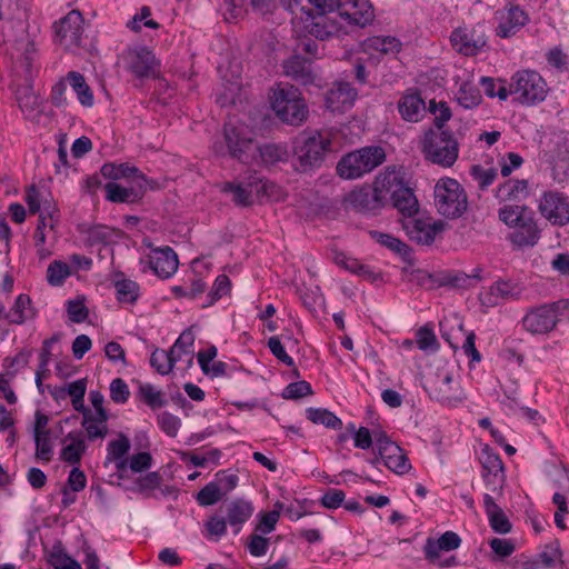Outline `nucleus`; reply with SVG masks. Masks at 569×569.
Returning a JSON list of instances; mask_svg holds the SVG:
<instances>
[{"mask_svg":"<svg viewBox=\"0 0 569 569\" xmlns=\"http://www.w3.org/2000/svg\"><path fill=\"white\" fill-rule=\"evenodd\" d=\"M148 184L149 180L146 176H138L128 187L108 182L104 184L106 199L113 203H139L147 192Z\"/></svg>","mask_w":569,"mask_h":569,"instance_id":"nucleus-12","label":"nucleus"},{"mask_svg":"<svg viewBox=\"0 0 569 569\" xmlns=\"http://www.w3.org/2000/svg\"><path fill=\"white\" fill-rule=\"evenodd\" d=\"M289 153L286 144L282 143H257V160L253 163L266 167L274 166L288 160Z\"/></svg>","mask_w":569,"mask_h":569,"instance_id":"nucleus-31","label":"nucleus"},{"mask_svg":"<svg viewBox=\"0 0 569 569\" xmlns=\"http://www.w3.org/2000/svg\"><path fill=\"white\" fill-rule=\"evenodd\" d=\"M519 296L516 284L506 280H497L489 288L479 293L480 305L485 308H493L502 301L515 299Z\"/></svg>","mask_w":569,"mask_h":569,"instance_id":"nucleus-20","label":"nucleus"},{"mask_svg":"<svg viewBox=\"0 0 569 569\" xmlns=\"http://www.w3.org/2000/svg\"><path fill=\"white\" fill-rule=\"evenodd\" d=\"M221 190L233 194L232 201L238 207H249L253 203V192L266 191V183L260 178H249L248 182H224Z\"/></svg>","mask_w":569,"mask_h":569,"instance_id":"nucleus-19","label":"nucleus"},{"mask_svg":"<svg viewBox=\"0 0 569 569\" xmlns=\"http://www.w3.org/2000/svg\"><path fill=\"white\" fill-rule=\"evenodd\" d=\"M70 273V268L66 262L54 260L48 266L47 280L51 286H62Z\"/></svg>","mask_w":569,"mask_h":569,"instance_id":"nucleus-48","label":"nucleus"},{"mask_svg":"<svg viewBox=\"0 0 569 569\" xmlns=\"http://www.w3.org/2000/svg\"><path fill=\"white\" fill-rule=\"evenodd\" d=\"M231 290V281L227 274H219L210 292L207 296V301L202 305V308H208L213 306L218 300H220L223 296H227Z\"/></svg>","mask_w":569,"mask_h":569,"instance_id":"nucleus-44","label":"nucleus"},{"mask_svg":"<svg viewBox=\"0 0 569 569\" xmlns=\"http://www.w3.org/2000/svg\"><path fill=\"white\" fill-rule=\"evenodd\" d=\"M435 204L441 216L456 219L466 212L468 198L456 179L442 178L435 186Z\"/></svg>","mask_w":569,"mask_h":569,"instance_id":"nucleus-7","label":"nucleus"},{"mask_svg":"<svg viewBox=\"0 0 569 569\" xmlns=\"http://www.w3.org/2000/svg\"><path fill=\"white\" fill-rule=\"evenodd\" d=\"M30 0H0V19L23 22L29 18Z\"/></svg>","mask_w":569,"mask_h":569,"instance_id":"nucleus-36","label":"nucleus"},{"mask_svg":"<svg viewBox=\"0 0 569 569\" xmlns=\"http://www.w3.org/2000/svg\"><path fill=\"white\" fill-rule=\"evenodd\" d=\"M67 80L69 81L72 90L76 92L79 102L83 107H92L94 103L93 92L86 82L83 74L78 71H70L67 74Z\"/></svg>","mask_w":569,"mask_h":569,"instance_id":"nucleus-38","label":"nucleus"},{"mask_svg":"<svg viewBox=\"0 0 569 569\" xmlns=\"http://www.w3.org/2000/svg\"><path fill=\"white\" fill-rule=\"evenodd\" d=\"M306 13L311 17V22L307 26L308 32L316 39L323 41L340 33L341 24L336 19L326 14L313 17L310 9Z\"/></svg>","mask_w":569,"mask_h":569,"instance_id":"nucleus-26","label":"nucleus"},{"mask_svg":"<svg viewBox=\"0 0 569 569\" xmlns=\"http://www.w3.org/2000/svg\"><path fill=\"white\" fill-rule=\"evenodd\" d=\"M313 391H312V388H311V385L308 382V381H305V380H301V381H296V382H291L289 383L283 392H282V397L284 399H301L306 396H310L312 395Z\"/></svg>","mask_w":569,"mask_h":569,"instance_id":"nucleus-56","label":"nucleus"},{"mask_svg":"<svg viewBox=\"0 0 569 569\" xmlns=\"http://www.w3.org/2000/svg\"><path fill=\"white\" fill-rule=\"evenodd\" d=\"M330 134L319 130H306L293 140V153L301 171L319 168L331 151Z\"/></svg>","mask_w":569,"mask_h":569,"instance_id":"nucleus-4","label":"nucleus"},{"mask_svg":"<svg viewBox=\"0 0 569 569\" xmlns=\"http://www.w3.org/2000/svg\"><path fill=\"white\" fill-rule=\"evenodd\" d=\"M569 309V299H561L530 309L522 318V327L532 335H546L559 322V317Z\"/></svg>","mask_w":569,"mask_h":569,"instance_id":"nucleus-9","label":"nucleus"},{"mask_svg":"<svg viewBox=\"0 0 569 569\" xmlns=\"http://www.w3.org/2000/svg\"><path fill=\"white\" fill-rule=\"evenodd\" d=\"M357 98V91L348 82H339L326 94V107L331 112H345L350 109Z\"/></svg>","mask_w":569,"mask_h":569,"instance_id":"nucleus-23","label":"nucleus"},{"mask_svg":"<svg viewBox=\"0 0 569 569\" xmlns=\"http://www.w3.org/2000/svg\"><path fill=\"white\" fill-rule=\"evenodd\" d=\"M31 300L27 295H19L12 308L4 315V319L10 323L22 325L28 318L27 309Z\"/></svg>","mask_w":569,"mask_h":569,"instance_id":"nucleus-43","label":"nucleus"},{"mask_svg":"<svg viewBox=\"0 0 569 569\" xmlns=\"http://www.w3.org/2000/svg\"><path fill=\"white\" fill-rule=\"evenodd\" d=\"M151 17V9L148 6H143L140 9L139 13H136L128 22L127 27L133 31L139 32L141 31V23H143L144 27L149 29H159L160 24L153 20L150 19Z\"/></svg>","mask_w":569,"mask_h":569,"instance_id":"nucleus-49","label":"nucleus"},{"mask_svg":"<svg viewBox=\"0 0 569 569\" xmlns=\"http://www.w3.org/2000/svg\"><path fill=\"white\" fill-rule=\"evenodd\" d=\"M429 396L438 402L455 407L466 399V395L459 382L453 380L451 373H438L437 378L431 382Z\"/></svg>","mask_w":569,"mask_h":569,"instance_id":"nucleus-14","label":"nucleus"},{"mask_svg":"<svg viewBox=\"0 0 569 569\" xmlns=\"http://www.w3.org/2000/svg\"><path fill=\"white\" fill-rule=\"evenodd\" d=\"M548 91L546 80L535 70H520L511 77V94L523 106H535L545 101Z\"/></svg>","mask_w":569,"mask_h":569,"instance_id":"nucleus-8","label":"nucleus"},{"mask_svg":"<svg viewBox=\"0 0 569 569\" xmlns=\"http://www.w3.org/2000/svg\"><path fill=\"white\" fill-rule=\"evenodd\" d=\"M383 465L397 475H405L411 469L410 461L398 445H388L380 448Z\"/></svg>","mask_w":569,"mask_h":569,"instance_id":"nucleus-28","label":"nucleus"},{"mask_svg":"<svg viewBox=\"0 0 569 569\" xmlns=\"http://www.w3.org/2000/svg\"><path fill=\"white\" fill-rule=\"evenodd\" d=\"M498 18L496 34L503 39L516 34L529 19L526 11L519 6H511L508 10L499 12Z\"/></svg>","mask_w":569,"mask_h":569,"instance_id":"nucleus-22","label":"nucleus"},{"mask_svg":"<svg viewBox=\"0 0 569 569\" xmlns=\"http://www.w3.org/2000/svg\"><path fill=\"white\" fill-rule=\"evenodd\" d=\"M417 345L420 350L438 349V341L433 330L427 326L417 331Z\"/></svg>","mask_w":569,"mask_h":569,"instance_id":"nucleus-62","label":"nucleus"},{"mask_svg":"<svg viewBox=\"0 0 569 569\" xmlns=\"http://www.w3.org/2000/svg\"><path fill=\"white\" fill-rule=\"evenodd\" d=\"M178 256L170 247L154 249L150 257V268L162 278H170L178 269Z\"/></svg>","mask_w":569,"mask_h":569,"instance_id":"nucleus-24","label":"nucleus"},{"mask_svg":"<svg viewBox=\"0 0 569 569\" xmlns=\"http://www.w3.org/2000/svg\"><path fill=\"white\" fill-rule=\"evenodd\" d=\"M67 313L74 323H82L89 316V310L82 300H69L67 302Z\"/></svg>","mask_w":569,"mask_h":569,"instance_id":"nucleus-59","label":"nucleus"},{"mask_svg":"<svg viewBox=\"0 0 569 569\" xmlns=\"http://www.w3.org/2000/svg\"><path fill=\"white\" fill-rule=\"evenodd\" d=\"M54 36L67 49L79 47L83 33V17L78 10H71L53 24Z\"/></svg>","mask_w":569,"mask_h":569,"instance_id":"nucleus-13","label":"nucleus"},{"mask_svg":"<svg viewBox=\"0 0 569 569\" xmlns=\"http://www.w3.org/2000/svg\"><path fill=\"white\" fill-rule=\"evenodd\" d=\"M401 42L396 37H375L370 39V47L382 53H397L401 50Z\"/></svg>","mask_w":569,"mask_h":569,"instance_id":"nucleus-53","label":"nucleus"},{"mask_svg":"<svg viewBox=\"0 0 569 569\" xmlns=\"http://www.w3.org/2000/svg\"><path fill=\"white\" fill-rule=\"evenodd\" d=\"M402 227L409 239L418 244L432 243L436 234L443 229L442 222L430 223L423 219H410Z\"/></svg>","mask_w":569,"mask_h":569,"instance_id":"nucleus-21","label":"nucleus"},{"mask_svg":"<svg viewBox=\"0 0 569 569\" xmlns=\"http://www.w3.org/2000/svg\"><path fill=\"white\" fill-rule=\"evenodd\" d=\"M154 61L151 50L146 47L139 48L131 54L130 71L138 78H146L152 71Z\"/></svg>","mask_w":569,"mask_h":569,"instance_id":"nucleus-34","label":"nucleus"},{"mask_svg":"<svg viewBox=\"0 0 569 569\" xmlns=\"http://www.w3.org/2000/svg\"><path fill=\"white\" fill-rule=\"evenodd\" d=\"M538 209L541 216L552 224L565 226L569 222V201L560 192H543Z\"/></svg>","mask_w":569,"mask_h":569,"instance_id":"nucleus-15","label":"nucleus"},{"mask_svg":"<svg viewBox=\"0 0 569 569\" xmlns=\"http://www.w3.org/2000/svg\"><path fill=\"white\" fill-rule=\"evenodd\" d=\"M158 425L166 435L169 437H176L181 426V421L177 416L170 412H162L158 416Z\"/></svg>","mask_w":569,"mask_h":569,"instance_id":"nucleus-61","label":"nucleus"},{"mask_svg":"<svg viewBox=\"0 0 569 569\" xmlns=\"http://www.w3.org/2000/svg\"><path fill=\"white\" fill-rule=\"evenodd\" d=\"M53 569H82L81 565L69 557L61 548H54L49 557Z\"/></svg>","mask_w":569,"mask_h":569,"instance_id":"nucleus-52","label":"nucleus"},{"mask_svg":"<svg viewBox=\"0 0 569 569\" xmlns=\"http://www.w3.org/2000/svg\"><path fill=\"white\" fill-rule=\"evenodd\" d=\"M386 160L379 146H368L345 154L337 164V173L343 179H357L371 172Z\"/></svg>","mask_w":569,"mask_h":569,"instance_id":"nucleus-6","label":"nucleus"},{"mask_svg":"<svg viewBox=\"0 0 569 569\" xmlns=\"http://www.w3.org/2000/svg\"><path fill=\"white\" fill-rule=\"evenodd\" d=\"M528 196V181L509 179L501 183L495 193L499 202L521 201Z\"/></svg>","mask_w":569,"mask_h":569,"instance_id":"nucleus-32","label":"nucleus"},{"mask_svg":"<svg viewBox=\"0 0 569 569\" xmlns=\"http://www.w3.org/2000/svg\"><path fill=\"white\" fill-rule=\"evenodd\" d=\"M425 110V101L418 92L407 93L398 101V111L405 121L418 122Z\"/></svg>","mask_w":569,"mask_h":569,"instance_id":"nucleus-30","label":"nucleus"},{"mask_svg":"<svg viewBox=\"0 0 569 569\" xmlns=\"http://www.w3.org/2000/svg\"><path fill=\"white\" fill-rule=\"evenodd\" d=\"M130 440L129 438L123 435V433H119V437L118 439L116 440H111L109 443H108V447H107V451H108V456H107V459H120V458H123L126 457V455L129 452L130 450Z\"/></svg>","mask_w":569,"mask_h":569,"instance_id":"nucleus-55","label":"nucleus"},{"mask_svg":"<svg viewBox=\"0 0 569 569\" xmlns=\"http://www.w3.org/2000/svg\"><path fill=\"white\" fill-rule=\"evenodd\" d=\"M487 517L489 525L495 532L500 535L510 532L512 526L501 508Z\"/></svg>","mask_w":569,"mask_h":569,"instance_id":"nucleus-58","label":"nucleus"},{"mask_svg":"<svg viewBox=\"0 0 569 569\" xmlns=\"http://www.w3.org/2000/svg\"><path fill=\"white\" fill-rule=\"evenodd\" d=\"M282 68L283 73L287 77L302 86L315 83L317 76L310 58H305L300 53H295L283 60Z\"/></svg>","mask_w":569,"mask_h":569,"instance_id":"nucleus-18","label":"nucleus"},{"mask_svg":"<svg viewBox=\"0 0 569 569\" xmlns=\"http://www.w3.org/2000/svg\"><path fill=\"white\" fill-rule=\"evenodd\" d=\"M67 441L69 443L62 447L60 459L71 466H78L87 451L84 437L81 431H71L63 439V442Z\"/></svg>","mask_w":569,"mask_h":569,"instance_id":"nucleus-27","label":"nucleus"},{"mask_svg":"<svg viewBox=\"0 0 569 569\" xmlns=\"http://www.w3.org/2000/svg\"><path fill=\"white\" fill-rule=\"evenodd\" d=\"M480 462L483 469L482 477L487 486H492L491 490L493 492L501 493L505 473L500 456L486 446L481 451Z\"/></svg>","mask_w":569,"mask_h":569,"instance_id":"nucleus-17","label":"nucleus"},{"mask_svg":"<svg viewBox=\"0 0 569 569\" xmlns=\"http://www.w3.org/2000/svg\"><path fill=\"white\" fill-rule=\"evenodd\" d=\"M371 239L398 254L405 262H412L411 248L399 238L377 230L369 231Z\"/></svg>","mask_w":569,"mask_h":569,"instance_id":"nucleus-33","label":"nucleus"},{"mask_svg":"<svg viewBox=\"0 0 569 569\" xmlns=\"http://www.w3.org/2000/svg\"><path fill=\"white\" fill-rule=\"evenodd\" d=\"M450 43L452 48L462 56H477L488 43L485 27L477 24L471 29L456 28L450 34Z\"/></svg>","mask_w":569,"mask_h":569,"instance_id":"nucleus-11","label":"nucleus"},{"mask_svg":"<svg viewBox=\"0 0 569 569\" xmlns=\"http://www.w3.org/2000/svg\"><path fill=\"white\" fill-rule=\"evenodd\" d=\"M346 493L340 489H328L320 498V503L327 509H337L345 502Z\"/></svg>","mask_w":569,"mask_h":569,"instance_id":"nucleus-64","label":"nucleus"},{"mask_svg":"<svg viewBox=\"0 0 569 569\" xmlns=\"http://www.w3.org/2000/svg\"><path fill=\"white\" fill-rule=\"evenodd\" d=\"M136 396L151 410L160 409L168 403L164 395L160 390H156L153 385L149 382H139Z\"/></svg>","mask_w":569,"mask_h":569,"instance_id":"nucleus-39","label":"nucleus"},{"mask_svg":"<svg viewBox=\"0 0 569 569\" xmlns=\"http://www.w3.org/2000/svg\"><path fill=\"white\" fill-rule=\"evenodd\" d=\"M214 481L220 487L222 495H227L238 486L239 478L228 470H220L216 473Z\"/></svg>","mask_w":569,"mask_h":569,"instance_id":"nucleus-63","label":"nucleus"},{"mask_svg":"<svg viewBox=\"0 0 569 569\" xmlns=\"http://www.w3.org/2000/svg\"><path fill=\"white\" fill-rule=\"evenodd\" d=\"M456 99L465 109H471L480 104L482 96L473 83L463 82L456 94Z\"/></svg>","mask_w":569,"mask_h":569,"instance_id":"nucleus-42","label":"nucleus"},{"mask_svg":"<svg viewBox=\"0 0 569 569\" xmlns=\"http://www.w3.org/2000/svg\"><path fill=\"white\" fill-rule=\"evenodd\" d=\"M194 343V336L190 329H186L179 338L174 341L173 346L170 348L169 352L171 359H174V365L178 361H181L183 356H188V365L191 366L193 362L192 358V347Z\"/></svg>","mask_w":569,"mask_h":569,"instance_id":"nucleus-37","label":"nucleus"},{"mask_svg":"<svg viewBox=\"0 0 569 569\" xmlns=\"http://www.w3.org/2000/svg\"><path fill=\"white\" fill-rule=\"evenodd\" d=\"M498 218L512 231L508 240L518 249L535 247L541 238L535 213L527 206L505 204L498 210Z\"/></svg>","mask_w":569,"mask_h":569,"instance_id":"nucleus-2","label":"nucleus"},{"mask_svg":"<svg viewBox=\"0 0 569 569\" xmlns=\"http://www.w3.org/2000/svg\"><path fill=\"white\" fill-rule=\"evenodd\" d=\"M461 543V538L455 531H446L442 533L437 540L433 538H428L423 546V552L427 560L432 563L440 558L441 551H452L459 548Z\"/></svg>","mask_w":569,"mask_h":569,"instance_id":"nucleus-25","label":"nucleus"},{"mask_svg":"<svg viewBox=\"0 0 569 569\" xmlns=\"http://www.w3.org/2000/svg\"><path fill=\"white\" fill-rule=\"evenodd\" d=\"M429 111L435 114L433 124L430 129L450 130L446 127V122L451 118V110L446 102L438 103L431 100Z\"/></svg>","mask_w":569,"mask_h":569,"instance_id":"nucleus-47","label":"nucleus"},{"mask_svg":"<svg viewBox=\"0 0 569 569\" xmlns=\"http://www.w3.org/2000/svg\"><path fill=\"white\" fill-rule=\"evenodd\" d=\"M271 109L277 118L289 126L299 127L308 118L309 109L298 88L280 82L272 89Z\"/></svg>","mask_w":569,"mask_h":569,"instance_id":"nucleus-3","label":"nucleus"},{"mask_svg":"<svg viewBox=\"0 0 569 569\" xmlns=\"http://www.w3.org/2000/svg\"><path fill=\"white\" fill-rule=\"evenodd\" d=\"M222 496L218 483L210 481L198 492L197 501L200 506L208 507L217 503Z\"/></svg>","mask_w":569,"mask_h":569,"instance_id":"nucleus-51","label":"nucleus"},{"mask_svg":"<svg viewBox=\"0 0 569 569\" xmlns=\"http://www.w3.org/2000/svg\"><path fill=\"white\" fill-rule=\"evenodd\" d=\"M116 298L120 303L133 305L139 298V284L130 279L114 281Z\"/></svg>","mask_w":569,"mask_h":569,"instance_id":"nucleus-41","label":"nucleus"},{"mask_svg":"<svg viewBox=\"0 0 569 569\" xmlns=\"http://www.w3.org/2000/svg\"><path fill=\"white\" fill-rule=\"evenodd\" d=\"M307 418L316 423L322 425L326 428L338 430L342 427V421L333 412L325 408H308L306 409Z\"/></svg>","mask_w":569,"mask_h":569,"instance_id":"nucleus-40","label":"nucleus"},{"mask_svg":"<svg viewBox=\"0 0 569 569\" xmlns=\"http://www.w3.org/2000/svg\"><path fill=\"white\" fill-rule=\"evenodd\" d=\"M222 456V452L219 449H211L202 455L198 453H190L189 455V461L194 467H207L208 465L212 463L214 466L219 465V460Z\"/></svg>","mask_w":569,"mask_h":569,"instance_id":"nucleus-60","label":"nucleus"},{"mask_svg":"<svg viewBox=\"0 0 569 569\" xmlns=\"http://www.w3.org/2000/svg\"><path fill=\"white\" fill-rule=\"evenodd\" d=\"M150 366L154 368L158 373L164 376L170 373L176 365L169 351L157 348L151 353Z\"/></svg>","mask_w":569,"mask_h":569,"instance_id":"nucleus-46","label":"nucleus"},{"mask_svg":"<svg viewBox=\"0 0 569 569\" xmlns=\"http://www.w3.org/2000/svg\"><path fill=\"white\" fill-rule=\"evenodd\" d=\"M34 442L36 458L44 463L50 462L53 455L50 431H46V433L36 432Z\"/></svg>","mask_w":569,"mask_h":569,"instance_id":"nucleus-45","label":"nucleus"},{"mask_svg":"<svg viewBox=\"0 0 569 569\" xmlns=\"http://www.w3.org/2000/svg\"><path fill=\"white\" fill-rule=\"evenodd\" d=\"M130 397V390L127 382L121 378H116L110 383V398L113 402L123 405Z\"/></svg>","mask_w":569,"mask_h":569,"instance_id":"nucleus-57","label":"nucleus"},{"mask_svg":"<svg viewBox=\"0 0 569 569\" xmlns=\"http://www.w3.org/2000/svg\"><path fill=\"white\" fill-rule=\"evenodd\" d=\"M537 560L547 568H552L557 562L561 561V550L558 541L549 543L538 553Z\"/></svg>","mask_w":569,"mask_h":569,"instance_id":"nucleus-54","label":"nucleus"},{"mask_svg":"<svg viewBox=\"0 0 569 569\" xmlns=\"http://www.w3.org/2000/svg\"><path fill=\"white\" fill-rule=\"evenodd\" d=\"M347 201L352 209L367 214H377L388 201L403 217L412 218L419 211L412 188L399 171L389 168L375 179L372 187L363 186L352 190Z\"/></svg>","mask_w":569,"mask_h":569,"instance_id":"nucleus-1","label":"nucleus"},{"mask_svg":"<svg viewBox=\"0 0 569 569\" xmlns=\"http://www.w3.org/2000/svg\"><path fill=\"white\" fill-rule=\"evenodd\" d=\"M421 144L425 159L442 168H451L458 159L459 142L451 130L429 129Z\"/></svg>","mask_w":569,"mask_h":569,"instance_id":"nucleus-5","label":"nucleus"},{"mask_svg":"<svg viewBox=\"0 0 569 569\" xmlns=\"http://www.w3.org/2000/svg\"><path fill=\"white\" fill-rule=\"evenodd\" d=\"M253 513L251 502L243 499H234L227 505V522L233 529V533L238 535L242 526L250 519Z\"/></svg>","mask_w":569,"mask_h":569,"instance_id":"nucleus-29","label":"nucleus"},{"mask_svg":"<svg viewBox=\"0 0 569 569\" xmlns=\"http://www.w3.org/2000/svg\"><path fill=\"white\" fill-rule=\"evenodd\" d=\"M224 142L228 154L244 164L257 160V142L244 126L224 124Z\"/></svg>","mask_w":569,"mask_h":569,"instance_id":"nucleus-10","label":"nucleus"},{"mask_svg":"<svg viewBox=\"0 0 569 569\" xmlns=\"http://www.w3.org/2000/svg\"><path fill=\"white\" fill-rule=\"evenodd\" d=\"M100 172L102 177L110 180H120V179H127L129 180V183H133V180L138 176H144L137 167L130 166L129 163H116V162H108L104 163Z\"/></svg>","mask_w":569,"mask_h":569,"instance_id":"nucleus-35","label":"nucleus"},{"mask_svg":"<svg viewBox=\"0 0 569 569\" xmlns=\"http://www.w3.org/2000/svg\"><path fill=\"white\" fill-rule=\"evenodd\" d=\"M336 11L346 23L361 28L370 24L375 18L369 0H338Z\"/></svg>","mask_w":569,"mask_h":569,"instance_id":"nucleus-16","label":"nucleus"},{"mask_svg":"<svg viewBox=\"0 0 569 569\" xmlns=\"http://www.w3.org/2000/svg\"><path fill=\"white\" fill-rule=\"evenodd\" d=\"M470 176L478 183L479 189L485 190L493 183L498 172L495 168L486 169L480 164L470 168Z\"/></svg>","mask_w":569,"mask_h":569,"instance_id":"nucleus-50","label":"nucleus"}]
</instances>
